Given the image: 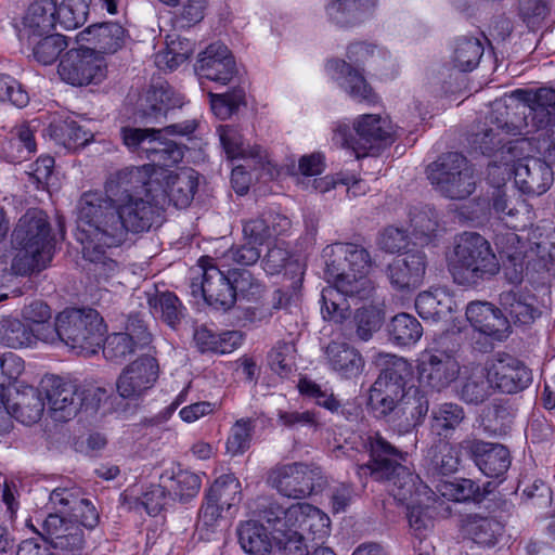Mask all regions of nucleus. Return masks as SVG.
<instances>
[{
	"label": "nucleus",
	"mask_w": 555,
	"mask_h": 555,
	"mask_svg": "<svg viewBox=\"0 0 555 555\" xmlns=\"http://www.w3.org/2000/svg\"><path fill=\"white\" fill-rule=\"evenodd\" d=\"M56 129L61 132L62 143L69 150L83 147L93 139V133L75 120H65Z\"/></svg>",
	"instance_id": "nucleus-63"
},
{
	"label": "nucleus",
	"mask_w": 555,
	"mask_h": 555,
	"mask_svg": "<svg viewBox=\"0 0 555 555\" xmlns=\"http://www.w3.org/2000/svg\"><path fill=\"white\" fill-rule=\"evenodd\" d=\"M550 13V0H519L518 15L531 30L539 29Z\"/></svg>",
	"instance_id": "nucleus-56"
},
{
	"label": "nucleus",
	"mask_w": 555,
	"mask_h": 555,
	"mask_svg": "<svg viewBox=\"0 0 555 555\" xmlns=\"http://www.w3.org/2000/svg\"><path fill=\"white\" fill-rule=\"evenodd\" d=\"M428 411L427 396L416 387H409L406 396L398 404L390 418L403 416V427L409 430L423 424Z\"/></svg>",
	"instance_id": "nucleus-39"
},
{
	"label": "nucleus",
	"mask_w": 555,
	"mask_h": 555,
	"mask_svg": "<svg viewBox=\"0 0 555 555\" xmlns=\"http://www.w3.org/2000/svg\"><path fill=\"white\" fill-rule=\"evenodd\" d=\"M220 142L228 158H253L260 166L269 163L267 151L259 145L246 147L241 132L233 126H220L218 128Z\"/></svg>",
	"instance_id": "nucleus-38"
},
{
	"label": "nucleus",
	"mask_w": 555,
	"mask_h": 555,
	"mask_svg": "<svg viewBox=\"0 0 555 555\" xmlns=\"http://www.w3.org/2000/svg\"><path fill=\"white\" fill-rule=\"evenodd\" d=\"M343 274L339 276H326L330 283H334L339 292L350 298L366 299L371 296L374 286L366 273H349L348 271H340Z\"/></svg>",
	"instance_id": "nucleus-47"
},
{
	"label": "nucleus",
	"mask_w": 555,
	"mask_h": 555,
	"mask_svg": "<svg viewBox=\"0 0 555 555\" xmlns=\"http://www.w3.org/2000/svg\"><path fill=\"white\" fill-rule=\"evenodd\" d=\"M101 347L105 358L113 362L124 361L138 349L131 338L121 332L109 334Z\"/></svg>",
	"instance_id": "nucleus-61"
},
{
	"label": "nucleus",
	"mask_w": 555,
	"mask_h": 555,
	"mask_svg": "<svg viewBox=\"0 0 555 555\" xmlns=\"http://www.w3.org/2000/svg\"><path fill=\"white\" fill-rule=\"evenodd\" d=\"M297 388L304 397L312 399L315 403L332 413H337L340 408V401L333 395V392H328L327 389H322V387L315 382L302 377L299 379Z\"/></svg>",
	"instance_id": "nucleus-58"
},
{
	"label": "nucleus",
	"mask_w": 555,
	"mask_h": 555,
	"mask_svg": "<svg viewBox=\"0 0 555 555\" xmlns=\"http://www.w3.org/2000/svg\"><path fill=\"white\" fill-rule=\"evenodd\" d=\"M466 319L473 328L492 341H502L509 334V322L502 310L488 301H472L466 307Z\"/></svg>",
	"instance_id": "nucleus-20"
},
{
	"label": "nucleus",
	"mask_w": 555,
	"mask_h": 555,
	"mask_svg": "<svg viewBox=\"0 0 555 555\" xmlns=\"http://www.w3.org/2000/svg\"><path fill=\"white\" fill-rule=\"evenodd\" d=\"M56 3L53 0H36L23 18L28 37H41L55 27Z\"/></svg>",
	"instance_id": "nucleus-36"
},
{
	"label": "nucleus",
	"mask_w": 555,
	"mask_h": 555,
	"mask_svg": "<svg viewBox=\"0 0 555 555\" xmlns=\"http://www.w3.org/2000/svg\"><path fill=\"white\" fill-rule=\"evenodd\" d=\"M0 343L10 348L28 347L34 344V331L16 319L0 322Z\"/></svg>",
	"instance_id": "nucleus-50"
},
{
	"label": "nucleus",
	"mask_w": 555,
	"mask_h": 555,
	"mask_svg": "<svg viewBox=\"0 0 555 555\" xmlns=\"http://www.w3.org/2000/svg\"><path fill=\"white\" fill-rule=\"evenodd\" d=\"M88 5L83 0H62L56 4L55 22L63 29L72 30L80 27L87 21Z\"/></svg>",
	"instance_id": "nucleus-53"
},
{
	"label": "nucleus",
	"mask_w": 555,
	"mask_h": 555,
	"mask_svg": "<svg viewBox=\"0 0 555 555\" xmlns=\"http://www.w3.org/2000/svg\"><path fill=\"white\" fill-rule=\"evenodd\" d=\"M426 255L421 250L409 251L388 264L387 275L392 287L403 291L418 287L426 272Z\"/></svg>",
	"instance_id": "nucleus-26"
},
{
	"label": "nucleus",
	"mask_w": 555,
	"mask_h": 555,
	"mask_svg": "<svg viewBox=\"0 0 555 555\" xmlns=\"http://www.w3.org/2000/svg\"><path fill=\"white\" fill-rule=\"evenodd\" d=\"M267 482L283 496L305 499L322 489L326 480L319 467L295 462L271 468Z\"/></svg>",
	"instance_id": "nucleus-12"
},
{
	"label": "nucleus",
	"mask_w": 555,
	"mask_h": 555,
	"mask_svg": "<svg viewBox=\"0 0 555 555\" xmlns=\"http://www.w3.org/2000/svg\"><path fill=\"white\" fill-rule=\"evenodd\" d=\"M512 98L516 101L513 117H509V105L495 101L483 121L470 133L472 149L491 155L502 146L505 134H530L555 126L554 89H518Z\"/></svg>",
	"instance_id": "nucleus-2"
},
{
	"label": "nucleus",
	"mask_w": 555,
	"mask_h": 555,
	"mask_svg": "<svg viewBox=\"0 0 555 555\" xmlns=\"http://www.w3.org/2000/svg\"><path fill=\"white\" fill-rule=\"evenodd\" d=\"M418 369L421 380L437 391L449 387L460 375L459 362L446 352L424 356Z\"/></svg>",
	"instance_id": "nucleus-25"
},
{
	"label": "nucleus",
	"mask_w": 555,
	"mask_h": 555,
	"mask_svg": "<svg viewBox=\"0 0 555 555\" xmlns=\"http://www.w3.org/2000/svg\"><path fill=\"white\" fill-rule=\"evenodd\" d=\"M194 69L201 79L221 85L229 83L236 72L235 61L230 50L220 42L209 44L198 54Z\"/></svg>",
	"instance_id": "nucleus-19"
},
{
	"label": "nucleus",
	"mask_w": 555,
	"mask_h": 555,
	"mask_svg": "<svg viewBox=\"0 0 555 555\" xmlns=\"http://www.w3.org/2000/svg\"><path fill=\"white\" fill-rule=\"evenodd\" d=\"M464 420L465 412L461 405L446 402L433 409L430 428L437 436L446 439L453 435Z\"/></svg>",
	"instance_id": "nucleus-43"
},
{
	"label": "nucleus",
	"mask_w": 555,
	"mask_h": 555,
	"mask_svg": "<svg viewBox=\"0 0 555 555\" xmlns=\"http://www.w3.org/2000/svg\"><path fill=\"white\" fill-rule=\"evenodd\" d=\"M462 442L452 444L447 441L435 443L426 456V465L433 475H450L457 470L461 463Z\"/></svg>",
	"instance_id": "nucleus-37"
},
{
	"label": "nucleus",
	"mask_w": 555,
	"mask_h": 555,
	"mask_svg": "<svg viewBox=\"0 0 555 555\" xmlns=\"http://www.w3.org/2000/svg\"><path fill=\"white\" fill-rule=\"evenodd\" d=\"M262 266L267 273L273 275L286 269L285 275L291 274L292 286L297 288L302 283L304 264L296 259H291L288 251L280 246H273L262 259Z\"/></svg>",
	"instance_id": "nucleus-41"
},
{
	"label": "nucleus",
	"mask_w": 555,
	"mask_h": 555,
	"mask_svg": "<svg viewBox=\"0 0 555 555\" xmlns=\"http://www.w3.org/2000/svg\"><path fill=\"white\" fill-rule=\"evenodd\" d=\"M50 416L56 422L74 418L80 410L85 398L80 387L66 378L47 375L41 380Z\"/></svg>",
	"instance_id": "nucleus-13"
},
{
	"label": "nucleus",
	"mask_w": 555,
	"mask_h": 555,
	"mask_svg": "<svg viewBox=\"0 0 555 555\" xmlns=\"http://www.w3.org/2000/svg\"><path fill=\"white\" fill-rule=\"evenodd\" d=\"M356 137L349 138L348 126H338L335 130L334 140L344 146L351 147L357 157L370 154L382 144L390 143L395 135V128L388 117L376 114H364L353 122Z\"/></svg>",
	"instance_id": "nucleus-10"
},
{
	"label": "nucleus",
	"mask_w": 555,
	"mask_h": 555,
	"mask_svg": "<svg viewBox=\"0 0 555 555\" xmlns=\"http://www.w3.org/2000/svg\"><path fill=\"white\" fill-rule=\"evenodd\" d=\"M42 540L64 555H81L86 546L83 529L59 513H50L42 521Z\"/></svg>",
	"instance_id": "nucleus-15"
},
{
	"label": "nucleus",
	"mask_w": 555,
	"mask_h": 555,
	"mask_svg": "<svg viewBox=\"0 0 555 555\" xmlns=\"http://www.w3.org/2000/svg\"><path fill=\"white\" fill-rule=\"evenodd\" d=\"M198 186L197 172L182 169L173 172L169 169L149 167L147 195L159 205L162 211L172 204L177 208H186L193 201Z\"/></svg>",
	"instance_id": "nucleus-9"
},
{
	"label": "nucleus",
	"mask_w": 555,
	"mask_h": 555,
	"mask_svg": "<svg viewBox=\"0 0 555 555\" xmlns=\"http://www.w3.org/2000/svg\"><path fill=\"white\" fill-rule=\"evenodd\" d=\"M325 276H339L340 271L367 273L372 260L369 251L357 244L335 243L323 249Z\"/></svg>",
	"instance_id": "nucleus-17"
},
{
	"label": "nucleus",
	"mask_w": 555,
	"mask_h": 555,
	"mask_svg": "<svg viewBox=\"0 0 555 555\" xmlns=\"http://www.w3.org/2000/svg\"><path fill=\"white\" fill-rule=\"evenodd\" d=\"M493 388L502 392L515 393L527 388L532 382L531 371L519 360L504 356L488 365Z\"/></svg>",
	"instance_id": "nucleus-23"
},
{
	"label": "nucleus",
	"mask_w": 555,
	"mask_h": 555,
	"mask_svg": "<svg viewBox=\"0 0 555 555\" xmlns=\"http://www.w3.org/2000/svg\"><path fill=\"white\" fill-rule=\"evenodd\" d=\"M500 305L515 323L528 324L534 320L537 314V309L522 300L521 296L514 291L502 292L500 294Z\"/></svg>",
	"instance_id": "nucleus-55"
},
{
	"label": "nucleus",
	"mask_w": 555,
	"mask_h": 555,
	"mask_svg": "<svg viewBox=\"0 0 555 555\" xmlns=\"http://www.w3.org/2000/svg\"><path fill=\"white\" fill-rule=\"evenodd\" d=\"M514 179L515 184L524 194L539 196L551 188L554 173L546 160L528 156L515 164Z\"/></svg>",
	"instance_id": "nucleus-21"
},
{
	"label": "nucleus",
	"mask_w": 555,
	"mask_h": 555,
	"mask_svg": "<svg viewBox=\"0 0 555 555\" xmlns=\"http://www.w3.org/2000/svg\"><path fill=\"white\" fill-rule=\"evenodd\" d=\"M325 356L330 367L345 379L359 377L365 366V360L360 351L347 343H330Z\"/></svg>",
	"instance_id": "nucleus-30"
},
{
	"label": "nucleus",
	"mask_w": 555,
	"mask_h": 555,
	"mask_svg": "<svg viewBox=\"0 0 555 555\" xmlns=\"http://www.w3.org/2000/svg\"><path fill=\"white\" fill-rule=\"evenodd\" d=\"M190 288L193 297L204 298L215 309L229 310L235 304L230 270L225 273L212 258L202 257L198 260Z\"/></svg>",
	"instance_id": "nucleus-11"
},
{
	"label": "nucleus",
	"mask_w": 555,
	"mask_h": 555,
	"mask_svg": "<svg viewBox=\"0 0 555 555\" xmlns=\"http://www.w3.org/2000/svg\"><path fill=\"white\" fill-rule=\"evenodd\" d=\"M327 68L330 72L338 75L337 79L344 78L340 86L351 99L369 105L378 103L377 94L373 91L364 76L348 62L333 60L328 62Z\"/></svg>",
	"instance_id": "nucleus-29"
},
{
	"label": "nucleus",
	"mask_w": 555,
	"mask_h": 555,
	"mask_svg": "<svg viewBox=\"0 0 555 555\" xmlns=\"http://www.w3.org/2000/svg\"><path fill=\"white\" fill-rule=\"evenodd\" d=\"M391 339L401 346L415 344L423 335V327L416 318L409 313L395 315L389 324Z\"/></svg>",
	"instance_id": "nucleus-48"
},
{
	"label": "nucleus",
	"mask_w": 555,
	"mask_h": 555,
	"mask_svg": "<svg viewBox=\"0 0 555 555\" xmlns=\"http://www.w3.org/2000/svg\"><path fill=\"white\" fill-rule=\"evenodd\" d=\"M256 427V421L253 418H240L231 427L227 439V452L231 455H238L249 449L251 437Z\"/></svg>",
	"instance_id": "nucleus-54"
},
{
	"label": "nucleus",
	"mask_w": 555,
	"mask_h": 555,
	"mask_svg": "<svg viewBox=\"0 0 555 555\" xmlns=\"http://www.w3.org/2000/svg\"><path fill=\"white\" fill-rule=\"evenodd\" d=\"M234 298L242 295L248 299H256L261 296L263 285L256 280L247 270H230Z\"/></svg>",
	"instance_id": "nucleus-62"
},
{
	"label": "nucleus",
	"mask_w": 555,
	"mask_h": 555,
	"mask_svg": "<svg viewBox=\"0 0 555 555\" xmlns=\"http://www.w3.org/2000/svg\"><path fill=\"white\" fill-rule=\"evenodd\" d=\"M483 54V46L477 38L463 37L456 40L453 62L462 72H470Z\"/></svg>",
	"instance_id": "nucleus-49"
},
{
	"label": "nucleus",
	"mask_w": 555,
	"mask_h": 555,
	"mask_svg": "<svg viewBox=\"0 0 555 555\" xmlns=\"http://www.w3.org/2000/svg\"><path fill=\"white\" fill-rule=\"evenodd\" d=\"M206 499L219 504L230 514H233L242 501V486L234 474H224L218 477L206 493Z\"/></svg>",
	"instance_id": "nucleus-40"
},
{
	"label": "nucleus",
	"mask_w": 555,
	"mask_h": 555,
	"mask_svg": "<svg viewBox=\"0 0 555 555\" xmlns=\"http://www.w3.org/2000/svg\"><path fill=\"white\" fill-rule=\"evenodd\" d=\"M9 414L25 425L37 423L44 411V402L38 389L28 386L17 392L5 406Z\"/></svg>",
	"instance_id": "nucleus-35"
},
{
	"label": "nucleus",
	"mask_w": 555,
	"mask_h": 555,
	"mask_svg": "<svg viewBox=\"0 0 555 555\" xmlns=\"http://www.w3.org/2000/svg\"><path fill=\"white\" fill-rule=\"evenodd\" d=\"M158 375L157 360L151 356L140 357L122 370L116 383L117 391L124 399L137 400L153 388Z\"/></svg>",
	"instance_id": "nucleus-16"
},
{
	"label": "nucleus",
	"mask_w": 555,
	"mask_h": 555,
	"mask_svg": "<svg viewBox=\"0 0 555 555\" xmlns=\"http://www.w3.org/2000/svg\"><path fill=\"white\" fill-rule=\"evenodd\" d=\"M183 98L168 85L152 86L140 98L138 113L145 124H160L169 111L181 107Z\"/></svg>",
	"instance_id": "nucleus-24"
},
{
	"label": "nucleus",
	"mask_w": 555,
	"mask_h": 555,
	"mask_svg": "<svg viewBox=\"0 0 555 555\" xmlns=\"http://www.w3.org/2000/svg\"><path fill=\"white\" fill-rule=\"evenodd\" d=\"M529 248L525 250L527 267L537 272L555 269V228L537 227L529 234Z\"/></svg>",
	"instance_id": "nucleus-28"
},
{
	"label": "nucleus",
	"mask_w": 555,
	"mask_h": 555,
	"mask_svg": "<svg viewBox=\"0 0 555 555\" xmlns=\"http://www.w3.org/2000/svg\"><path fill=\"white\" fill-rule=\"evenodd\" d=\"M50 503L62 516L73 519L81 528L93 529L100 515L91 501L81 496L78 488H56L50 493Z\"/></svg>",
	"instance_id": "nucleus-18"
},
{
	"label": "nucleus",
	"mask_w": 555,
	"mask_h": 555,
	"mask_svg": "<svg viewBox=\"0 0 555 555\" xmlns=\"http://www.w3.org/2000/svg\"><path fill=\"white\" fill-rule=\"evenodd\" d=\"M462 446L488 477L498 478L504 475L511 465L509 452L502 444L467 439L462 441Z\"/></svg>",
	"instance_id": "nucleus-22"
},
{
	"label": "nucleus",
	"mask_w": 555,
	"mask_h": 555,
	"mask_svg": "<svg viewBox=\"0 0 555 555\" xmlns=\"http://www.w3.org/2000/svg\"><path fill=\"white\" fill-rule=\"evenodd\" d=\"M463 534L481 546H493L502 535L504 527L496 518L480 514H466L461 519Z\"/></svg>",
	"instance_id": "nucleus-34"
},
{
	"label": "nucleus",
	"mask_w": 555,
	"mask_h": 555,
	"mask_svg": "<svg viewBox=\"0 0 555 555\" xmlns=\"http://www.w3.org/2000/svg\"><path fill=\"white\" fill-rule=\"evenodd\" d=\"M426 172L435 190L447 198L465 199L476 190L477 177L474 167L461 153L441 155L428 165Z\"/></svg>",
	"instance_id": "nucleus-7"
},
{
	"label": "nucleus",
	"mask_w": 555,
	"mask_h": 555,
	"mask_svg": "<svg viewBox=\"0 0 555 555\" xmlns=\"http://www.w3.org/2000/svg\"><path fill=\"white\" fill-rule=\"evenodd\" d=\"M353 443L358 450L370 456L369 462L357 466V475L361 480L370 477L376 481L391 482L400 490L411 491L414 477L402 465L406 453L392 446L379 431L361 433L354 438Z\"/></svg>",
	"instance_id": "nucleus-5"
},
{
	"label": "nucleus",
	"mask_w": 555,
	"mask_h": 555,
	"mask_svg": "<svg viewBox=\"0 0 555 555\" xmlns=\"http://www.w3.org/2000/svg\"><path fill=\"white\" fill-rule=\"evenodd\" d=\"M254 512L260 520L268 524L276 535L285 531V524L283 522L286 519L287 508L276 501L269 498H259Z\"/></svg>",
	"instance_id": "nucleus-57"
},
{
	"label": "nucleus",
	"mask_w": 555,
	"mask_h": 555,
	"mask_svg": "<svg viewBox=\"0 0 555 555\" xmlns=\"http://www.w3.org/2000/svg\"><path fill=\"white\" fill-rule=\"evenodd\" d=\"M201 489V478L198 475L179 469L171 478L170 490L181 501L194 498Z\"/></svg>",
	"instance_id": "nucleus-64"
},
{
	"label": "nucleus",
	"mask_w": 555,
	"mask_h": 555,
	"mask_svg": "<svg viewBox=\"0 0 555 555\" xmlns=\"http://www.w3.org/2000/svg\"><path fill=\"white\" fill-rule=\"evenodd\" d=\"M197 122L195 119L184 120L165 127L164 129L155 128H133L122 127L120 129V137L122 143L132 152H137L141 157H145L152 142L157 133H167L170 135H189L195 131Z\"/></svg>",
	"instance_id": "nucleus-27"
},
{
	"label": "nucleus",
	"mask_w": 555,
	"mask_h": 555,
	"mask_svg": "<svg viewBox=\"0 0 555 555\" xmlns=\"http://www.w3.org/2000/svg\"><path fill=\"white\" fill-rule=\"evenodd\" d=\"M16 254L11 269L15 274L28 275L44 269L53 257V237L48 216L40 209L23 215L12 233Z\"/></svg>",
	"instance_id": "nucleus-4"
},
{
	"label": "nucleus",
	"mask_w": 555,
	"mask_h": 555,
	"mask_svg": "<svg viewBox=\"0 0 555 555\" xmlns=\"http://www.w3.org/2000/svg\"><path fill=\"white\" fill-rule=\"evenodd\" d=\"M147 178L149 167L125 168L106 180L104 192H85L78 202L82 256L106 275L117 270L112 251L130 232L142 233L160 222L162 209L147 195Z\"/></svg>",
	"instance_id": "nucleus-1"
},
{
	"label": "nucleus",
	"mask_w": 555,
	"mask_h": 555,
	"mask_svg": "<svg viewBox=\"0 0 555 555\" xmlns=\"http://www.w3.org/2000/svg\"><path fill=\"white\" fill-rule=\"evenodd\" d=\"M62 80L72 86L98 83L105 77V63L93 49L69 50L59 64Z\"/></svg>",
	"instance_id": "nucleus-14"
},
{
	"label": "nucleus",
	"mask_w": 555,
	"mask_h": 555,
	"mask_svg": "<svg viewBox=\"0 0 555 555\" xmlns=\"http://www.w3.org/2000/svg\"><path fill=\"white\" fill-rule=\"evenodd\" d=\"M147 304L152 313L171 327H175L182 318L181 302L173 293L149 294Z\"/></svg>",
	"instance_id": "nucleus-46"
},
{
	"label": "nucleus",
	"mask_w": 555,
	"mask_h": 555,
	"mask_svg": "<svg viewBox=\"0 0 555 555\" xmlns=\"http://www.w3.org/2000/svg\"><path fill=\"white\" fill-rule=\"evenodd\" d=\"M81 39L93 44V51L100 54H112L121 49L127 34L118 23H102L89 26L80 33Z\"/></svg>",
	"instance_id": "nucleus-33"
},
{
	"label": "nucleus",
	"mask_w": 555,
	"mask_h": 555,
	"mask_svg": "<svg viewBox=\"0 0 555 555\" xmlns=\"http://www.w3.org/2000/svg\"><path fill=\"white\" fill-rule=\"evenodd\" d=\"M152 144L145 155L151 164L142 167H152L153 171L155 169H168V167L177 165L183 158V147L172 140L164 139L162 133H157Z\"/></svg>",
	"instance_id": "nucleus-44"
},
{
	"label": "nucleus",
	"mask_w": 555,
	"mask_h": 555,
	"mask_svg": "<svg viewBox=\"0 0 555 555\" xmlns=\"http://www.w3.org/2000/svg\"><path fill=\"white\" fill-rule=\"evenodd\" d=\"M268 361L271 370L282 377L295 370V346L292 343L279 341L270 351Z\"/></svg>",
	"instance_id": "nucleus-59"
},
{
	"label": "nucleus",
	"mask_w": 555,
	"mask_h": 555,
	"mask_svg": "<svg viewBox=\"0 0 555 555\" xmlns=\"http://www.w3.org/2000/svg\"><path fill=\"white\" fill-rule=\"evenodd\" d=\"M379 0H335L327 4L328 18L339 27H352L372 17Z\"/></svg>",
	"instance_id": "nucleus-31"
},
{
	"label": "nucleus",
	"mask_w": 555,
	"mask_h": 555,
	"mask_svg": "<svg viewBox=\"0 0 555 555\" xmlns=\"http://www.w3.org/2000/svg\"><path fill=\"white\" fill-rule=\"evenodd\" d=\"M66 48L67 41L64 36L60 34H47L35 44L33 53L39 63L43 65H50L57 60L61 52Z\"/></svg>",
	"instance_id": "nucleus-60"
},
{
	"label": "nucleus",
	"mask_w": 555,
	"mask_h": 555,
	"mask_svg": "<svg viewBox=\"0 0 555 555\" xmlns=\"http://www.w3.org/2000/svg\"><path fill=\"white\" fill-rule=\"evenodd\" d=\"M321 302V312L325 320L339 323L349 315L347 299L334 283L322 289Z\"/></svg>",
	"instance_id": "nucleus-51"
},
{
	"label": "nucleus",
	"mask_w": 555,
	"mask_h": 555,
	"mask_svg": "<svg viewBox=\"0 0 555 555\" xmlns=\"http://www.w3.org/2000/svg\"><path fill=\"white\" fill-rule=\"evenodd\" d=\"M410 225L415 244L427 245L437 236L439 230L438 212L429 206L413 208L410 211Z\"/></svg>",
	"instance_id": "nucleus-42"
},
{
	"label": "nucleus",
	"mask_w": 555,
	"mask_h": 555,
	"mask_svg": "<svg viewBox=\"0 0 555 555\" xmlns=\"http://www.w3.org/2000/svg\"><path fill=\"white\" fill-rule=\"evenodd\" d=\"M493 384L487 366L475 365L466 369L457 387L459 398L467 404H480L492 393Z\"/></svg>",
	"instance_id": "nucleus-32"
},
{
	"label": "nucleus",
	"mask_w": 555,
	"mask_h": 555,
	"mask_svg": "<svg viewBox=\"0 0 555 555\" xmlns=\"http://www.w3.org/2000/svg\"><path fill=\"white\" fill-rule=\"evenodd\" d=\"M376 361L385 367L370 388L367 406L375 417L390 421L393 411L408 393L406 384L412 371L406 360L393 354L379 353Z\"/></svg>",
	"instance_id": "nucleus-6"
},
{
	"label": "nucleus",
	"mask_w": 555,
	"mask_h": 555,
	"mask_svg": "<svg viewBox=\"0 0 555 555\" xmlns=\"http://www.w3.org/2000/svg\"><path fill=\"white\" fill-rule=\"evenodd\" d=\"M448 270L462 286L476 287L500 272V262L489 241L477 232H463L447 254Z\"/></svg>",
	"instance_id": "nucleus-3"
},
{
	"label": "nucleus",
	"mask_w": 555,
	"mask_h": 555,
	"mask_svg": "<svg viewBox=\"0 0 555 555\" xmlns=\"http://www.w3.org/2000/svg\"><path fill=\"white\" fill-rule=\"evenodd\" d=\"M238 542L250 555H267L271 551V541L267 529L257 521L248 520L237 528Z\"/></svg>",
	"instance_id": "nucleus-45"
},
{
	"label": "nucleus",
	"mask_w": 555,
	"mask_h": 555,
	"mask_svg": "<svg viewBox=\"0 0 555 555\" xmlns=\"http://www.w3.org/2000/svg\"><path fill=\"white\" fill-rule=\"evenodd\" d=\"M448 301L449 298L444 291H427L417 295L415 308L424 320H436L449 310Z\"/></svg>",
	"instance_id": "nucleus-52"
},
{
	"label": "nucleus",
	"mask_w": 555,
	"mask_h": 555,
	"mask_svg": "<svg viewBox=\"0 0 555 555\" xmlns=\"http://www.w3.org/2000/svg\"><path fill=\"white\" fill-rule=\"evenodd\" d=\"M57 324L63 343L78 353L90 356L101 348L106 328L94 309H65L57 314Z\"/></svg>",
	"instance_id": "nucleus-8"
}]
</instances>
